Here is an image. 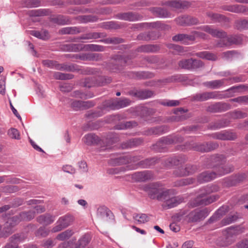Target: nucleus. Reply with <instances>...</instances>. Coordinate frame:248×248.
<instances>
[{"label":"nucleus","mask_w":248,"mask_h":248,"mask_svg":"<svg viewBox=\"0 0 248 248\" xmlns=\"http://www.w3.org/2000/svg\"><path fill=\"white\" fill-rule=\"evenodd\" d=\"M183 141L181 137L177 136H170L164 137L161 139L156 144V146L160 149L166 148L167 146L170 144L181 142Z\"/></svg>","instance_id":"1a4fd4ad"},{"label":"nucleus","mask_w":248,"mask_h":248,"mask_svg":"<svg viewBox=\"0 0 248 248\" xmlns=\"http://www.w3.org/2000/svg\"><path fill=\"white\" fill-rule=\"evenodd\" d=\"M193 180L192 178L181 179L175 182L174 186H184L193 183Z\"/></svg>","instance_id":"c03bdc74"},{"label":"nucleus","mask_w":248,"mask_h":248,"mask_svg":"<svg viewBox=\"0 0 248 248\" xmlns=\"http://www.w3.org/2000/svg\"><path fill=\"white\" fill-rule=\"evenodd\" d=\"M19 218L21 220L29 221L33 218L35 217L34 211H29L28 212H23L21 213L19 215Z\"/></svg>","instance_id":"4c0bfd02"},{"label":"nucleus","mask_w":248,"mask_h":248,"mask_svg":"<svg viewBox=\"0 0 248 248\" xmlns=\"http://www.w3.org/2000/svg\"><path fill=\"white\" fill-rule=\"evenodd\" d=\"M154 178V175L150 170H144L134 173L132 175V179L136 182H144L151 180Z\"/></svg>","instance_id":"9b49d317"},{"label":"nucleus","mask_w":248,"mask_h":248,"mask_svg":"<svg viewBox=\"0 0 248 248\" xmlns=\"http://www.w3.org/2000/svg\"><path fill=\"white\" fill-rule=\"evenodd\" d=\"M217 96L218 93L216 92H206L196 94L195 99L198 101H202L208 99L216 98Z\"/></svg>","instance_id":"a878e982"},{"label":"nucleus","mask_w":248,"mask_h":248,"mask_svg":"<svg viewBox=\"0 0 248 248\" xmlns=\"http://www.w3.org/2000/svg\"><path fill=\"white\" fill-rule=\"evenodd\" d=\"M112 217V213L107 207L100 206L97 209V217L99 220L108 222Z\"/></svg>","instance_id":"f8f14e48"},{"label":"nucleus","mask_w":248,"mask_h":248,"mask_svg":"<svg viewBox=\"0 0 248 248\" xmlns=\"http://www.w3.org/2000/svg\"><path fill=\"white\" fill-rule=\"evenodd\" d=\"M42 63L44 65H45L46 67H50V68L56 67V68H57L58 69H62L63 68L62 67L59 68V66L56 64V62L51 60H44L43 61Z\"/></svg>","instance_id":"603ef678"},{"label":"nucleus","mask_w":248,"mask_h":248,"mask_svg":"<svg viewBox=\"0 0 248 248\" xmlns=\"http://www.w3.org/2000/svg\"><path fill=\"white\" fill-rule=\"evenodd\" d=\"M227 211V206H222L219 208L215 214L208 220V224L216 223L217 221H219L221 217L225 215Z\"/></svg>","instance_id":"412c9836"},{"label":"nucleus","mask_w":248,"mask_h":248,"mask_svg":"<svg viewBox=\"0 0 248 248\" xmlns=\"http://www.w3.org/2000/svg\"><path fill=\"white\" fill-rule=\"evenodd\" d=\"M195 55L202 59H205L208 60L215 61L217 59V56L208 51H203L195 54Z\"/></svg>","instance_id":"72a5a7b5"},{"label":"nucleus","mask_w":248,"mask_h":248,"mask_svg":"<svg viewBox=\"0 0 248 248\" xmlns=\"http://www.w3.org/2000/svg\"><path fill=\"white\" fill-rule=\"evenodd\" d=\"M94 104L91 101H81L74 100L71 103V107L75 109L78 108H88L94 106Z\"/></svg>","instance_id":"5701e85b"},{"label":"nucleus","mask_w":248,"mask_h":248,"mask_svg":"<svg viewBox=\"0 0 248 248\" xmlns=\"http://www.w3.org/2000/svg\"><path fill=\"white\" fill-rule=\"evenodd\" d=\"M140 159L135 156H125L122 157L120 158L121 163L124 164L130 163L132 162H135L139 160Z\"/></svg>","instance_id":"a18cd8bd"},{"label":"nucleus","mask_w":248,"mask_h":248,"mask_svg":"<svg viewBox=\"0 0 248 248\" xmlns=\"http://www.w3.org/2000/svg\"><path fill=\"white\" fill-rule=\"evenodd\" d=\"M63 170L64 171L70 174H74L75 173L76 171L75 169L73 168L72 166L68 165H66L63 167Z\"/></svg>","instance_id":"0e129e2a"},{"label":"nucleus","mask_w":248,"mask_h":248,"mask_svg":"<svg viewBox=\"0 0 248 248\" xmlns=\"http://www.w3.org/2000/svg\"><path fill=\"white\" fill-rule=\"evenodd\" d=\"M131 101L127 98L123 99H115L108 100L106 102L105 106L112 109H118L126 107L130 105Z\"/></svg>","instance_id":"6e6552de"},{"label":"nucleus","mask_w":248,"mask_h":248,"mask_svg":"<svg viewBox=\"0 0 248 248\" xmlns=\"http://www.w3.org/2000/svg\"><path fill=\"white\" fill-rule=\"evenodd\" d=\"M27 238L25 233H15L10 238L11 243L7 244L4 248H19L17 246H14V244L22 242Z\"/></svg>","instance_id":"dca6fc26"},{"label":"nucleus","mask_w":248,"mask_h":248,"mask_svg":"<svg viewBox=\"0 0 248 248\" xmlns=\"http://www.w3.org/2000/svg\"><path fill=\"white\" fill-rule=\"evenodd\" d=\"M218 144L214 142H208L203 144H198L193 147L194 149L200 152H209L217 148Z\"/></svg>","instance_id":"a211bd4d"},{"label":"nucleus","mask_w":248,"mask_h":248,"mask_svg":"<svg viewBox=\"0 0 248 248\" xmlns=\"http://www.w3.org/2000/svg\"><path fill=\"white\" fill-rule=\"evenodd\" d=\"M172 40L175 42L180 41L185 45L189 44L195 40L194 31L191 32L190 34H179L175 35L172 37Z\"/></svg>","instance_id":"4468645a"},{"label":"nucleus","mask_w":248,"mask_h":248,"mask_svg":"<svg viewBox=\"0 0 248 248\" xmlns=\"http://www.w3.org/2000/svg\"><path fill=\"white\" fill-rule=\"evenodd\" d=\"M61 31L62 34H76L80 32L79 28L76 27H66L62 28Z\"/></svg>","instance_id":"58836bf2"},{"label":"nucleus","mask_w":248,"mask_h":248,"mask_svg":"<svg viewBox=\"0 0 248 248\" xmlns=\"http://www.w3.org/2000/svg\"><path fill=\"white\" fill-rule=\"evenodd\" d=\"M246 114L240 111H236L233 113L232 117L236 119L243 118L246 117Z\"/></svg>","instance_id":"e2e57ef3"},{"label":"nucleus","mask_w":248,"mask_h":248,"mask_svg":"<svg viewBox=\"0 0 248 248\" xmlns=\"http://www.w3.org/2000/svg\"><path fill=\"white\" fill-rule=\"evenodd\" d=\"M170 231L174 232H178L180 231V227L176 223H172L170 225Z\"/></svg>","instance_id":"338daca9"},{"label":"nucleus","mask_w":248,"mask_h":248,"mask_svg":"<svg viewBox=\"0 0 248 248\" xmlns=\"http://www.w3.org/2000/svg\"><path fill=\"white\" fill-rule=\"evenodd\" d=\"M238 216L236 215H233L222 220L223 225L230 224L237 220Z\"/></svg>","instance_id":"5fc2aeb1"},{"label":"nucleus","mask_w":248,"mask_h":248,"mask_svg":"<svg viewBox=\"0 0 248 248\" xmlns=\"http://www.w3.org/2000/svg\"><path fill=\"white\" fill-rule=\"evenodd\" d=\"M236 233H225L220 245L223 247L228 246L233 243L236 238Z\"/></svg>","instance_id":"393cba45"},{"label":"nucleus","mask_w":248,"mask_h":248,"mask_svg":"<svg viewBox=\"0 0 248 248\" xmlns=\"http://www.w3.org/2000/svg\"><path fill=\"white\" fill-rule=\"evenodd\" d=\"M117 16L120 19L128 21H135L138 19L137 15L130 12L120 14Z\"/></svg>","instance_id":"2f4dec72"},{"label":"nucleus","mask_w":248,"mask_h":248,"mask_svg":"<svg viewBox=\"0 0 248 248\" xmlns=\"http://www.w3.org/2000/svg\"><path fill=\"white\" fill-rule=\"evenodd\" d=\"M218 198L217 195L206 197L204 194H201L195 200L193 206L207 205L216 201Z\"/></svg>","instance_id":"9d476101"},{"label":"nucleus","mask_w":248,"mask_h":248,"mask_svg":"<svg viewBox=\"0 0 248 248\" xmlns=\"http://www.w3.org/2000/svg\"><path fill=\"white\" fill-rule=\"evenodd\" d=\"M108 43L119 44L123 42V40L118 38H111L106 40Z\"/></svg>","instance_id":"69168bd1"},{"label":"nucleus","mask_w":248,"mask_h":248,"mask_svg":"<svg viewBox=\"0 0 248 248\" xmlns=\"http://www.w3.org/2000/svg\"><path fill=\"white\" fill-rule=\"evenodd\" d=\"M187 160L185 156H173L168 158L165 162V164L167 167L176 166L185 163Z\"/></svg>","instance_id":"6ab92c4d"},{"label":"nucleus","mask_w":248,"mask_h":248,"mask_svg":"<svg viewBox=\"0 0 248 248\" xmlns=\"http://www.w3.org/2000/svg\"><path fill=\"white\" fill-rule=\"evenodd\" d=\"M178 24L180 25H193L199 23V20L197 18L188 16H180L176 19Z\"/></svg>","instance_id":"2eb2a0df"},{"label":"nucleus","mask_w":248,"mask_h":248,"mask_svg":"<svg viewBox=\"0 0 248 248\" xmlns=\"http://www.w3.org/2000/svg\"><path fill=\"white\" fill-rule=\"evenodd\" d=\"M209 214L207 208L196 209L191 211L187 216L188 221L195 222L204 219Z\"/></svg>","instance_id":"0eeeda50"},{"label":"nucleus","mask_w":248,"mask_h":248,"mask_svg":"<svg viewBox=\"0 0 248 248\" xmlns=\"http://www.w3.org/2000/svg\"><path fill=\"white\" fill-rule=\"evenodd\" d=\"M99 81L95 82L93 78H86L83 83V86L88 88H91L96 85L103 86L106 84L110 83L111 80L110 78L105 77H99Z\"/></svg>","instance_id":"ddd939ff"},{"label":"nucleus","mask_w":248,"mask_h":248,"mask_svg":"<svg viewBox=\"0 0 248 248\" xmlns=\"http://www.w3.org/2000/svg\"><path fill=\"white\" fill-rule=\"evenodd\" d=\"M225 11H228L233 13H245L248 11V9L242 5H225L222 7Z\"/></svg>","instance_id":"4be33fe9"},{"label":"nucleus","mask_w":248,"mask_h":248,"mask_svg":"<svg viewBox=\"0 0 248 248\" xmlns=\"http://www.w3.org/2000/svg\"><path fill=\"white\" fill-rule=\"evenodd\" d=\"M179 67L186 70H195L203 66V62L195 59H182L178 62Z\"/></svg>","instance_id":"423d86ee"},{"label":"nucleus","mask_w":248,"mask_h":248,"mask_svg":"<svg viewBox=\"0 0 248 248\" xmlns=\"http://www.w3.org/2000/svg\"><path fill=\"white\" fill-rule=\"evenodd\" d=\"M74 217L73 216L67 214L59 218V222L62 223L66 228L73 222Z\"/></svg>","instance_id":"f704fd0d"},{"label":"nucleus","mask_w":248,"mask_h":248,"mask_svg":"<svg viewBox=\"0 0 248 248\" xmlns=\"http://www.w3.org/2000/svg\"><path fill=\"white\" fill-rule=\"evenodd\" d=\"M100 37V33L91 32L83 35L80 38L82 39H92L99 38Z\"/></svg>","instance_id":"8fccbe9b"},{"label":"nucleus","mask_w":248,"mask_h":248,"mask_svg":"<svg viewBox=\"0 0 248 248\" xmlns=\"http://www.w3.org/2000/svg\"><path fill=\"white\" fill-rule=\"evenodd\" d=\"M155 50V46L153 45H143L138 48L139 52H153Z\"/></svg>","instance_id":"09e8293b"},{"label":"nucleus","mask_w":248,"mask_h":248,"mask_svg":"<svg viewBox=\"0 0 248 248\" xmlns=\"http://www.w3.org/2000/svg\"><path fill=\"white\" fill-rule=\"evenodd\" d=\"M90 241V237L85 235L82 238L79 240V248H83Z\"/></svg>","instance_id":"13d9d810"},{"label":"nucleus","mask_w":248,"mask_h":248,"mask_svg":"<svg viewBox=\"0 0 248 248\" xmlns=\"http://www.w3.org/2000/svg\"><path fill=\"white\" fill-rule=\"evenodd\" d=\"M53 76L55 79L60 80L72 79L73 77L72 75L62 73L59 72L54 73Z\"/></svg>","instance_id":"ea45409f"},{"label":"nucleus","mask_w":248,"mask_h":248,"mask_svg":"<svg viewBox=\"0 0 248 248\" xmlns=\"http://www.w3.org/2000/svg\"><path fill=\"white\" fill-rule=\"evenodd\" d=\"M233 170V168L231 165L221 164L215 166L214 171H205L200 174L197 177V180L200 183L207 182L213 180L217 176L226 174L232 172Z\"/></svg>","instance_id":"f03ea898"},{"label":"nucleus","mask_w":248,"mask_h":248,"mask_svg":"<svg viewBox=\"0 0 248 248\" xmlns=\"http://www.w3.org/2000/svg\"><path fill=\"white\" fill-rule=\"evenodd\" d=\"M83 140L86 144L91 145L98 144L99 141V137L93 134L86 135L83 138Z\"/></svg>","instance_id":"c85d7f7f"},{"label":"nucleus","mask_w":248,"mask_h":248,"mask_svg":"<svg viewBox=\"0 0 248 248\" xmlns=\"http://www.w3.org/2000/svg\"><path fill=\"white\" fill-rule=\"evenodd\" d=\"M54 217L49 214H44L39 216L37 218V221L43 225H47L54 222Z\"/></svg>","instance_id":"cd10ccee"},{"label":"nucleus","mask_w":248,"mask_h":248,"mask_svg":"<svg viewBox=\"0 0 248 248\" xmlns=\"http://www.w3.org/2000/svg\"><path fill=\"white\" fill-rule=\"evenodd\" d=\"M9 137L13 139H20V134L18 130L15 128H10L7 132Z\"/></svg>","instance_id":"a19ab883"},{"label":"nucleus","mask_w":248,"mask_h":248,"mask_svg":"<svg viewBox=\"0 0 248 248\" xmlns=\"http://www.w3.org/2000/svg\"><path fill=\"white\" fill-rule=\"evenodd\" d=\"M172 190H166L161 201H164L163 206L168 208H173L182 202L183 199L179 197L172 196Z\"/></svg>","instance_id":"20e7f679"},{"label":"nucleus","mask_w":248,"mask_h":248,"mask_svg":"<svg viewBox=\"0 0 248 248\" xmlns=\"http://www.w3.org/2000/svg\"><path fill=\"white\" fill-rule=\"evenodd\" d=\"M199 29L211 34L213 37L220 38V40L217 44V47H223L230 46L232 44H239L242 43L241 36L237 35L228 36L225 31L215 29L212 26L204 25L199 27Z\"/></svg>","instance_id":"f257e3e1"},{"label":"nucleus","mask_w":248,"mask_h":248,"mask_svg":"<svg viewBox=\"0 0 248 248\" xmlns=\"http://www.w3.org/2000/svg\"><path fill=\"white\" fill-rule=\"evenodd\" d=\"M234 102H236L240 103H248V96H239L232 99Z\"/></svg>","instance_id":"bf43d9fd"},{"label":"nucleus","mask_w":248,"mask_h":248,"mask_svg":"<svg viewBox=\"0 0 248 248\" xmlns=\"http://www.w3.org/2000/svg\"><path fill=\"white\" fill-rule=\"evenodd\" d=\"M141 142V140L138 139H133L129 140L127 143L122 145L123 148H127L132 146H137Z\"/></svg>","instance_id":"37998d69"},{"label":"nucleus","mask_w":248,"mask_h":248,"mask_svg":"<svg viewBox=\"0 0 248 248\" xmlns=\"http://www.w3.org/2000/svg\"><path fill=\"white\" fill-rule=\"evenodd\" d=\"M207 16L215 22H228L229 19L224 16L211 12L206 13Z\"/></svg>","instance_id":"c756f323"},{"label":"nucleus","mask_w":248,"mask_h":248,"mask_svg":"<svg viewBox=\"0 0 248 248\" xmlns=\"http://www.w3.org/2000/svg\"><path fill=\"white\" fill-rule=\"evenodd\" d=\"M74 96H75L76 97L80 98L81 99H87V98H88L92 97L91 96H88L87 95H86V94H85L80 92L79 91H75L74 92Z\"/></svg>","instance_id":"680f3d73"},{"label":"nucleus","mask_w":248,"mask_h":248,"mask_svg":"<svg viewBox=\"0 0 248 248\" xmlns=\"http://www.w3.org/2000/svg\"><path fill=\"white\" fill-rule=\"evenodd\" d=\"M21 221L18 216H16L8 219L4 225V228L10 229Z\"/></svg>","instance_id":"473e14b6"},{"label":"nucleus","mask_w":248,"mask_h":248,"mask_svg":"<svg viewBox=\"0 0 248 248\" xmlns=\"http://www.w3.org/2000/svg\"><path fill=\"white\" fill-rule=\"evenodd\" d=\"M168 47L172 50L173 53L179 55H185V53L189 50V47H183L174 44L169 45Z\"/></svg>","instance_id":"bb28decb"},{"label":"nucleus","mask_w":248,"mask_h":248,"mask_svg":"<svg viewBox=\"0 0 248 248\" xmlns=\"http://www.w3.org/2000/svg\"><path fill=\"white\" fill-rule=\"evenodd\" d=\"M226 80V79H222L221 80H215L211 81H207L205 82L204 84L206 87L210 88L217 89L224 85Z\"/></svg>","instance_id":"7c9ffc66"},{"label":"nucleus","mask_w":248,"mask_h":248,"mask_svg":"<svg viewBox=\"0 0 248 248\" xmlns=\"http://www.w3.org/2000/svg\"><path fill=\"white\" fill-rule=\"evenodd\" d=\"M74 56L76 59H80V60L84 61H97L101 59V55L98 53H83L80 54H76Z\"/></svg>","instance_id":"f3484780"},{"label":"nucleus","mask_w":248,"mask_h":248,"mask_svg":"<svg viewBox=\"0 0 248 248\" xmlns=\"http://www.w3.org/2000/svg\"><path fill=\"white\" fill-rule=\"evenodd\" d=\"M213 138L221 140H233L236 138L235 133L228 131H223L216 133L213 134Z\"/></svg>","instance_id":"aec40b11"},{"label":"nucleus","mask_w":248,"mask_h":248,"mask_svg":"<svg viewBox=\"0 0 248 248\" xmlns=\"http://www.w3.org/2000/svg\"><path fill=\"white\" fill-rule=\"evenodd\" d=\"M131 94L140 99H145L151 97L154 95V93L149 90H140L133 92Z\"/></svg>","instance_id":"b1692460"},{"label":"nucleus","mask_w":248,"mask_h":248,"mask_svg":"<svg viewBox=\"0 0 248 248\" xmlns=\"http://www.w3.org/2000/svg\"><path fill=\"white\" fill-rule=\"evenodd\" d=\"M133 217L139 223H144L149 220L148 216L144 214H134Z\"/></svg>","instance_id":"e433bc0d"},{"label":"nucleus","mask_w":248,"mask_h":248,"mask_svg":"<svg viewBox=\"0 0 248 248\" xmlns=\"http://www.w3.org/2000/svg\"><path fill=\"white\" fill-rule=\"evenodd\" d=\"M149 197L153 199H156L161 201L166 190L159 183H153L146 185L143 187Z\"/></svg>","instance_id":"7ed1b4c3"},{"label":"nucleus","mask_w":248,"mask_h":248,"mask_svg":"<svg viewBox=\"0 0 248 248\" xmlns=\"http://www.w3.org/2000/svg\"><path fill=\"white\" fill-rule=\"evenodd\" d=\"M163 127L152 128L149 130V134L157 135L162 134L163 132Z\"/></svg>","instance_id":"4d7b16f0"},{"label":"nucleus","mask_w":248,"mask_h":248,"mask_svg":"<svg viewBox=\"0 0 248 248\" xmlns=\"http://www.w3.org/2000/svg\"><path fill=\"white\" fill-rule=\"evenodd\" d=\"M185 171H181L178 173V175L180 176H187L194 173L196 170L197 168L196 166L186 165L184 168Z\"/></svg>","instance_id":"c9c22d12"},{"label":"nucleus","mask_w":248,"mask_h":248,"mask_svg":"<svg viewBox=\"0 0 248 248\" xmlns=\"http://www.w3.org/2000/svg\"><path fill=\"white\" fill-rule=\"evenodd\" d=\"M154 12H155L156 15L159 17H167L168 16L167 11L160 8H156L154 9Z\"/></svg>","instance_id":"6e6d98bb"},{"label":"nucleus","mask_w":248,"mask_h":248,"mask_svg":"<svg viewBox=\"0 0 248 248\" xmlns=\"http://www.w3.org/2000/svg\"><path fill=\"white\" fill-rule=\"evenodd\" d=\"M238 248H248V240H243L237 244Z\"/></svg>","instance_id":"774afa93"},{"label":"nucleus","mask_w":248,"mask_h":248,"mask_svg":"<svg viewBox=\"0 0 248 248\" xmlns=\"http://www.w3.org/2000/svg\"><path fill=\"white\" fill-rule=\"evenodd\" d=\"M160 104L165 106L174 107L178 106L180 102L177 100H166L161 101Z\"/></svg>","instance_id":"864d4df0"},{"label":"nucleus","mask_w":248,"mask_h":248,"mask_svg":"<svg viewBox=\"0 0 248 248\" xmlns=\"http://www.w3.org/2000/svg\"><path fill=\"white\" fill-rule=\"evenodd\" d=\"M66 47L67 50L74 52L80 51L83 48L86 50L94 51H103L104 50L103 46L94 44L86 45L83 47L81 44H70L67 45Z\"/></svg>","instance_id":"39448f33"},{"label":"nucleus","mask_w":248,"mask_h":248,"mask_svg":"<svg viewBox=\"0 0 248 248\" xmlns=\"http://www.w3.org/2000/svg\"><path fill=\"white\" fill-rule=\"evenodd\" d=\"M236 26L238 29H248V20H238L236 22Z\"/></svg>","instance_id":"3c124183"},{"label":"nucleus","mask_w":248,"mask_h":248,"mask_svg":"<svg viewBox=\"0 0 248 248\" xmlns=\"http://www.w3.org/2000/svg\"><path fill=\"white\" fill-rule=\"evenodd\" d=\"M137 125V124L135 122H127L124 124L117 125L116 128L117 129H124L125 128L134 127Z\"/></svg>","instance_id":"de8ad7c7"},{"label":"nucleus","mask_w":248,"mask_h":248,"mask_svg":"<svg viewBox=\"0 0 248 248\" xmlns=\"http://www.w3.org/2000/svg\"><path fill=\"white\" fill-rule=\"evenodd\" d=\"M156 161L155 158H148L140 162L139 165L142 168H148L154 165Z\"/></svg>","instance_id":"79ce46f5"},{"label":"nucleus","mask_w":248,"mask_h":248,"mask_svg":"<svg viewBox=\"0 0 248 248\" xmlns=\"http://www.w3.org/2000/svg\"><path fill=\"white\" fill-rule=\"evenodd\" d=\"M64 228L65 227L63 226V225L61 222L59 223L58 220L56 222V225L53 228V231L54 232H57L62 231Z\"/></svg>","instance_id":"052dcab7"},{"label":"nucleus","mask_w":248,"mask_h":248,"mask_svg":"<svg viewBox=\"0 0 248 248\" xmlns=\"http://www.w3.org/2000/svg\"><path fill=\"white\" fill-rule=\"evenodd\" d=\"M30 34L34 36L42 39H45L48 35V33L46 31H44L43 32H40L36 31H31Z\"/></svg>","instance_id":"49530a36"}]
</instances>
